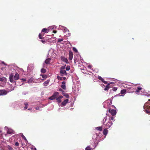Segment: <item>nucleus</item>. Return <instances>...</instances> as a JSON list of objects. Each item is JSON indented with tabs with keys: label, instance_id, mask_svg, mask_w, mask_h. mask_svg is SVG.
I'll list each match as a JSON object with an SVG mask.
<instances>
[{
	"label": "nucleus",
	"instance_id": "nucleus-1",
	"mask_svg": "<svg viewBox=\"0 0 150 150\" xmlns=\"http://www.w3.org/2000/svg\"><path fill=\"white\" fill-rule=\"evenodd\" d=\"M13 78H14V80H18L19 78V75L18 73H16L15 76H14L13 74L12 73L9 76V79L10 81L11 82H15V81L13 80Z\"/></svg>",
	"mask_w": 150,
	"mask_h": 150
},
{
	"label": "nucleus",
	"instance_id": "nucleus-2",
	"mask_svg": "<svg viewBox=\"0 0 150 150\" xmlns=\"http://www.w3.org/2000/svg\"><path fill=\"white\" fill-rule=\"evenodd\" d=\"M149 102H146L144 105V108L147 113L150 114V99Z\"/></svg>",
	"mask_w": 150,
	"mask_h": 150
},
{
	"label": "nucleus",
	"instance_id": "nucleus-3",
	"mask_svg": "<svg viewBox=\"0 0 150 150\" xmlns=\"http://www.w3.org/2000/svg\"><path fill=\"white\" fill-rule=\"evenodd\" d=\"M65 66L66 65L64 66H62L60 69L59 72L60 74V75L62 76H67V73L64 69Z\"/></svg>",
	"mask_w": 150,
	"mask_h": 150
},
{
	"label": "nucleus",
	"instance_id": "nucleus-4",
	"mask_svg": "<svg viewBox=\"0 0 150 150\" xmlns=\"http://www.w3.org/2000/svg\"><path fill=\"white\" fill-rule=\"evenodd\" d=\"M59 93L58 92H55L54 93L53 95L50 97L49 98V99L51 100H53L59 96Z\"/></svg>",
	"mask_w": 150,
	"mask_h": 150
},
{
	"label": "nucleus",
	"instance_id": "nucleus-5",
	"mask_svg": "<svg viewBox=\"0 0 150 150\" xmlns=\"http://www.w3.org/2000/svg\"><path fill=\"white\" fill-rule=\"evenodd\" d=\"M110 119H109V122L105 125V127L106 128L108 129L110 128L112 124V122L111 121H110Z\"/></svg>",
	"mask_w": 150,
	"mask_h": 150
},
{
	"label": "nucleus",
	"instance_id": "nucleus-6",
	"mask_svg": "<svg viewBox=\"0 0 150 150\" xmlns=\"http://www.w3.org/2000/svg\"><path fill=\"white\" fill-rule=\"evenodd\" d=\"M109 112L112 116L115 115L116 113V111L114 109H110L109 110Z\"/></svg>",
	"mask_w": 150,
	"mask_h": 150
},
{
	"label": "nucleus",
	"instance_id": "nucleus-7",
	"mask_svg": "<svg viewBox=\"0 0 150 150\" xmlns=\"http://www.w3.org/2000/svg\"><path fill=\"white\" fill-rule=\"evenodd\" d=\"M7 92L5 90H0V95H5L7 94Z\"/></svg>",
	"mask_w": 150,
	"mask_h": 150
},
{
	"label": "nucleus",
	"instance_id": "nucleus-8",
	"mask_svg": "<svg viewBox=\"0 0 150 150\" xmlns=\"http://www.w3.org/2000/svg\"><path fill=\"white\" fill-rule=\"evenodd\" d=\"M126 91L125 89H123V90H121L120 93L122 94H124L126 92ZM120 94L119 93V94H118V95H116L115 96H123L124 95H120Z\"/></svg>",
	"mask_w": 150,
	"mask_h": 150
},
{
	"label": "nucleus",
	"instance_id": "nucleus-9",
	"mask_svg": "<svg viewBox=\"0 0 150 150\" xmlns=\"http://www.w3.org/2000/svg\"><path fill=\"white\" fill-rule=\"evenodd\" d=\"M61 60L63 62H66L67 64H68L69 63L68 61L67 58H65L63 56L61 57Z\"/></svg>",
	"mask_w": 150,
	"mask_h": 150
},
{
	"label": "nucleus",
	"instance_id": "nucleus-10",
	"mask_svg": "<svg viewBox=\"0 0 150 150\" xmlns=\"http://www.w3.org/2000/svg\"><path fill=\"white\" fill-rule=\"evenodd\" d=\"M69 60H72L73 57V52L71 51H69Z\"/></svg>",
	"mask_w": 150,
	"mask_h": 150
},
{
	"label": "nucleus",
	"instance_id": "nucleus-11",
	"mask_svg": "<svg viewBox=\"0 0 150 150\" xmlns=\"http://www.w3.org/2000/svg\"><path fill=\"white\" fill-rule=\"evenodd\" d=\"M69 101L68 99H66L62 102V105L63 106H65L66 105L67 103Z\"/></svg>",
	"mask_w": 150,
	"mask_h": 150
},
{
	"label": "nucleus",
	"instance_id": "nucleus-12",
	"mask_svg": "<svg viewBox=\"0 0 150 150\" xmlns=\"http://www.w3.org/2000/svg\"><path fill=\"white\" fill-rule=\"evenodd\" d=\"M63 98V96H60L58 97V98H56V100L58 103H59L61 102V99Z\"/></svg>",
	"mask_w": 150,
	"mask_h": 150
},
{
	"label": "nucleus",
	"instance_id": "nucleus-13",
	"mask_svg": "<svg viewBox=\"0 0 150 150\" xmlns=\"http://www.w3.org/2000/svg\"><path fill=\"white\" fill-rule=\"evenodd\" d=\"M62 85L61 86V88L64 90H66V86H65V82L64 81H62Z\"/></svg>",
	"mask_w": 150,
	"mask_h": 150
},
{
	"label": "nucleus",
	"instance_id": "nucleus-14",
	"mask_svg": "<svg viewBox=\"0 0 150 150\" xmlns=\"http://www.w3.org/2000/svg\"><path fill=\"white\" fill-rule=\"evenodd\" d=\"M41 32L45 33H48L49 32V30H47L46 28H43Z\"/></svg>",
	"mask_w": 150,
	"mask_h": 150
},
{
	"label": "nucleus",
	"instance_id": "nucleus-15",
	"mask_svg": "<svg viewBox=\"0 0 150 150\" xmlns=\"http://www.w3.org/2000/svg\"><path fill=\"white\" fill-rule=\"evenodd\" d=\"M110 88V84L108 83L107 85H106L105 88L104 90L105 91H108V89Z\"/></svg>",
	"mask_w": 150,
	"mask_h": 150
},
{
	"label": "nucleus",
	"instance_id": "nucleus-16",
	"mask_svg": "<svg viewBox=\"0 0 150 150\" xmlns=\"http://www.w3.org/2000/svg\"><path fill=\"white\" fill-rule=\"evenodd\" d=\"M51 60V59L48 58V59H46L45 60V62L47 64H50V62Z\"/></svg>",
	"mask_w": 150,
	"mask_h": 150
},
{
	"label": "nucleus",
	"instance_id": "nucleus-17",
	"mask_svg": "<svg viewBox=\"0 0 150 150\" xmlns=\"http://www.w3.org/2000/svg\"><path fill=\"white\" fill-rule=\"evenodd\" d=\"M107 129V128H105V129H104L103 130V134L105 135H106L107 134L108 132Z\"/></svg>",
	"mask_w": 150,
	"mask_h": 150
},
{
	"label": "nucleus",
	"instance_id": "nucleus-18",
	"mask_svg": "<svg viewBox=\"0 0 150 150\" xmlns=\"http://www.w3.org/2000/svg\"><path fill=\"white\" fill-rule=\"evenodd\" d=\"M13 131L11 129H9L8 130L7 133L8 134H11L13 133Z\"/></svg>",
	"mask_w": 150,
	"mask_h": 150
},
{
	"label": "nucleus",
	"instance_id": "nucleus-19",
	"mask_svg": "<svg viewBox=\"0 0 150 150\" xmlns=\"http://www.w3.org/2000/svg\"><path fill=\"white\" fill-rule=\"evenodd\" d=\"M62 95L64 96H65L67 98H69V95L67 93H66L64 92H63L62 93Z\"/></svg>",
	"mask_w": 150,
	"mask_h": 150
},
{
	"label": "nucleus",
	"instance_id": "nucleus-20",
	"mask_svg": "<svg viewBox=\"0 0 150 150\" xmlns=\"http://www.w3.org/2000/svg\"><path fill=\"white\" fill-rule=\"evenodd\" d=\"M50 82V80H48L46 81H45L43 83V85L44 86H46Z\"/></svg>",
	"mask_w": 150,
	"mask_h": 150
},
{
	"label": "nucleus",
	"instance_id": "nucleus-21",
	"mask_svg": "<svg viewBox=\"0 0 150 150\" xmlns=\"http://www.w3.org/2000/svg\"><path fill=\"white\" fill-rule=\"evenodd\" d=\"M96 129L99 131H101L102 130V127H96Z\"/></svg>",
	"mask_w": 150,
	"mask_h": 150
},
{
	"label": "nucleus",
	"instance_id": "nucleus-22",
	"mask_svg": "<svg viewBox=\"0 0 150 150\" xmlns=\"http://www.w3.org/2000/svg\"><path fill=\"white\" fill-rule=\"evenodd\" d=\"M24 104L25 105V106L24 108V109L25 110H26L27 109V108H28V102H26V103H24Z\"/></svg>",
	"mask_w": 150,
	"mask_h": 150
},
{
	"label": "nucleus",
	"instance_id": "nucleus-23",
	"mask_svg": "<svg viewBox=\"0 0 150 150\" xmlns=\"http://www.w3.org/2000/svg\"><path fill=\"white\" fill-rule=\"evenodd\" d=\"M142 89V88L141 87H138L136 91L135 92L137 93H139V91L141 90Z\"/></svg>",
	"mask_w": 150,
	"mask_h": 150
},
{
	"label": "nucleus",
	"instance_id": "nucleus-24",
	"mask_svg": "<svg viewBox=\"0 0 150 150\" xmlns=\"http://www.w3.org/2000/svg\"><path fill=\"white\" fill-rule=\"evenodd\" d=\"M38 37L40 39H43L44 38L40 34H39Z\"/></svg>",
	"mask_w": 150,
	"mask_h": 150
},
{
	"label": "nucleus",
	"instance_id": "nucleus-25",
	"mask_svg": "<svg viewBox=\"0 0 150 150\" xmlns=\"http://www.w3.org/2000/svg\"><path fill=\"white\" fill-rule=\"evenodd\" d=\"M46 69H44V68H42V69H41V72L42 73H44L46 72Z\"/></svg>",
	"mask_w": 150,
	"mask_h": 150
},
{
	"label": "nucleus",
	"instance_id": "nucleus-26",
	"mask_svg": "<svg viewBox=\"0 0 150 150\" xmlns=\"http://www.w3.org/2000/svg\"><path fill=\"white\" fill-rule=\"evenodd\" d=\"M107 117H105L104 119L103 120V124H104L105 122L107 121Z\"/></svg>",
	"mask_w": 150,
	"mask_h": 150
},
{
	"label": "nucleus",
	"instance_id": "nucleus-27",
	"mask_svg": "<svg viewBox=\"0 0 150 150\" xmlns=\"http://www.w3.org/2000/svg\"><path fill=\"white\" fill-rule=\"evenodd\" d=\"M40 41L43 44H45L47 42V40H41Z\"/></svg>",
	"mask_w": 150,
	"mask_h": 150
},
{
	"label": "nucleus",
	"instance_id": "nucleus-28",
	"mask_svg": "<svg viewBox=\"0 0 150 150\" xmlns=\"http://www.w3.org/2000/svg\"><path fill=\"white\" fill-rule=\"evenodd\" d=\"M41 76H42V78L44 79H46L47 78V76L46 75L41 74Z\"/></svg>",
	"mask_w": 150,
	"mask_h": 150
},
{
	"label": "nucleus",
	"instance_id": "nucleus-29",
	"mask_svg": "<svg viewBox=\"0 0 150 150\" xmlns=\"http://www.w3.org/2000/svg\"><path fill=\"white\" fill-rule=\"evenodd\" d=\"M57 79L60 80L62 81V77H61L59 76H57Z\"/></svg>",
	"mask_w": 150,
	"mask_h": 150
},
{
	"label": "nucleus",
	"instance_id": "nucleus-30",
	"mask_svg": "<svg viewBox=\"0 0 150 150\" xmlns=\"http://www.w3.org/2000/svg\"><path fill=\"white\" fill-rule=\"evenodd\" d=\"M92 149L90 146H88L85 149V150H92Z\"/></svg>",
	"mask_w": 150,
	"mask_h": 150
},
{
	"label": "nucleus",
	"instance_id": "nucleus-31",
	"mask_svg": "<svg viewBox=\"0 0 150 150\" xmlns=\"http://www.w3.org/2000/svg\"><path fill=\"white\" fill-rule=\"evenodd\" d=\"M69 31L68 30V29L67 28L65 27L64 28V32H69Z\"/></svg>",
	"mask_w": 150,
	"mask_h": 150
},
{
	"label": "nucleus",
	"instance_id": "nucleus-32",
	"mask_svg": "<svg viewBox=\"0 0 150 150\" xmlns=\"http://www.w3.org/2000/svg\"><path fill=\"white\" fill-rule=\"evenodd\" d=\"M70 66H67L66 67V69L67 71H69L70 69Z\"/></svg>",
	"mask_w": 150,
	"mask_h": 150
},
{
	"label": "nucleus",
	"instance_id": "nucleus-33",
	"mask_svg": "<svg viewBox=\"0 0 150 150\" xmlns=\"http://www.w3.org/2000/svg\"><path fill=\"white\" fill-rule=\"evenodd\" d=\"M103 83H104L105 84H107L108 83V82L107 81H105L104 79H102V80L101 81Z\"/></svg>",
	"mask_w": 150,
	"mask_h": 150
},
{
	"label": "nucleus",
	"instance_id": "nucleus-34",
	"mask_svg": "<svg viewBox=\"0 0 150 150\" xmlns=\"http://www.w3.org/2000/svg\"><path fill=\"white\" fill-rule=\"evenodd\" d=\"M103 83H104L105 84H107L108 83V82L107 81H105L104 79H102V80L101 81Z\"/></svg>",
	"mask_w": 150,
	"mask_h": 150
},
{
	"label": "nucleus",
	"instance_id": "nucleus-35",
	"mask_svg": "<svg viewBox=\"0 0 150 150\" xmlns=\"http://www.w3.org/2000/svg\"><path fill=\"white\" fill-rule=\"evenodd\" d=\"M63 39L61 38H59L58 40V42H59L63 41Z\"/></svg>",
	"mask_w": 150,
	"mask_h": 150
},
{
	"label": "nucleus",
	"instance_id": "nucleus-36",
	"mask_svg": "<svg viewBox=\"0 0 150 150\" xmlns=\"http://www.w3.org/2000/svg\"><path fill=\"white\" fill-rule=\"evenodd\" d=\"M98 79L100 80L101 81L102 80V79H103V78L100 76H98Z\"/></svg>",
	"mask_w": 150,
	"mask_h": 150
},
{
	"label": "nucleus",
	"instance_id": "nucleus-37",
	"mask_svg": "<svg viewBox=\"0 0 150 150\" xmlns=\"http://www.w3.org/2000/svg\"><path fill=\"white\" fill-rule=\"evenodd\" d=\"M73 50L75 52H77V50L76 48L74 47H73Z\"/></svg>",
	"mask_w": 150,
	"mask_h": 150
},
{
	"label": "nucleus",
	"instance_id": "nucleus-38",
	"mask_svg": "<svg viewBox=\"0 0 150 150\" xmlns=\"http://www.w3.org/2000/svg\"><path fill=\"white\" fill-rule=\"evenodd\" d=\"M5 78L4 77H3V78L0 77V81H3Z\"/></svg>",
	"mask_w": 150,
	"mask_h": 150
},
{
	"label": "nucleus",
	"instance_id": "nucleus-39",
	"mask_svg": "<svg viewBox=\"0 0 150 150\" xmlns=\"http://www.w3.org/2000/svg\"><path fill=\"white\" fill-rule=\"evenodd\" d=\"M117 89V88L116 87H114L112 88V90L114 91H116Z\"/></svg>",
	"mask_w": 150,
	"mask_h": 150
},
{
	"label": "nucleus",
	"instance_id": "nucleus-40",
	"mask_svg": "<svg viewBox=\"0 0 150 150\" xmlns=\"http://www.w3.org/2000/svg\"><path fill=\"white\" fill-rule=\"evenodd\" d=\"M22 137L25 140H26V138L23 135H22Z\"/></svg>",
	"mask_w": 150,
	"mask_h": 150
},
{
	"label": "nucleus",
	"instance_id": "nucleus-41",
	"mask_svg": "<svg viewBox=\"0 0 150 150\" xmlns=\"http://www.w3.org/2000/svg\"><path fill=\"white\" fill-rule=\"evenodd\" d=\"M15 145L16 146H18L19 145L18 143L17 142L16 143Z\"/></svg>",
	"mask_w": 150,
	"mask_h": 150
},
{
	"label": "nucleus",
	"instance_id": "nucleus-42",
	"mask_svg": "<svg viewBox=\"0 0 150 150\" xmlns=\"http://www.w3.org/2000/svg\"><path fill=\"white\" fill-rule=\"evenodd\" d=\"M39 34H41V35L42 36H43L44 35L45 33L41 32V33H40Z\"/></svg>",
	"mask_w": 150,
	"mask_h": 150
},
{
	"label": "nucleus",
	"instance_id": "nucleus-43",
	"mask_svg": "<svg viewBox=\"0 0 150 150\" xmlns=\"http://www.w3.org/2000/svg\"><path fill=\"white\" fill-rule=\"evenodd\" d=\"M92 66L91 65H89L88 66V68L91 69V68Z\"/></svg>",
	"mask_w": 150,
	"mask_h": 150
},
{
	"label": "nucleus",
	"instance_id": "nucleus-44",
	"mask_svg": "<svg viewBox=\"0 0 150 150\" xmlns=\"http://www.w3.org/2000/svg\"><path fill=\"white\" fill-rule=\"evenodd\" d=\"M59 91H62V93L63 92H64V91H63L62 89L61 88H59Z\"/></svg>",
	"mask_w": 150,
	"mask_h": 150
},
{
	"label": "nucleus",
	"instance_id": "nucleus-45",
	"mask_svg": "<svg viewBox=\"0 0 150 150\" xmlns=\"http://www.w3.org/2000/svg\"><path fill=\"white\" fill-rule=\"evenodd\" d=\"M114 117H111V119H110V120H114Z\"/></svg>",
	"mask_w": 150,
	"mask_h": 150
},
{
	"label": "nucleus",
	"instance_id": "nucleus-46",
	"mask_svg": "<svg viewBox=\"0 0 150 150\" xmlns=\"http://www.w3.org/2000/svg\"><path fill=\"white\" fill-rule=\"evenodd\" d=\"M53 32L54 33H56L57 32V31L55 30H53Z\"/></svg>",
	"mask_w": 150,
	"mask_h": 150
},
{
	"label": "nucleus",
	"instance_id": "nucleus-47",
	"mask_svg": "<svg viewBox=\"0 0 150 150\" xmlns=\"http://www.w3.org/2000/svg\"><path fill=\"white\" fill-rule=\"evenodd\" d=\"M66 77H62V79H63L64 80H65L66 79Z\"/></svg>",
	"mask_w": 150,
	"mask_h": 150
},
{
	"label": "nucleus",
	"instance_id": "nucleus-48",
	"mask_svg": "<svg viewBox=\"0 0 150 150\" xmlns=\"http://www.w3.org/2000/svg\"><path fill=\"white\" fill-rule=\"evenodd\" d=\"M32 150H36V148H31Z\"/></svg>",
	"mask_w": 150,
	"mask_h": 150
},
{
	"label": "nucleus",
	"instance_id": "nucleus-49",
	"mask_svg": "<svg viewBox=\"0 0 150 150\" xmlns=\"http://www.w3.org/2000/svg\"><path fill=\"white\" fill-rule=\"evenodd\" d=\"M39 109V107H36V108H35V109H36V110H38Z\"/></svg>",
	"mask_w": 150,
	"mask_h": 150
},
{
	"label": "nucleus",
	"instance_id": "nucleus-50",
	"mask_svg": "<svg viewBox=\"0 0 150 150\" xmlns=\"http://www.w3.org/2000/svg\"><path fill=\"white\" fill-rule=\"evenodd\" d=\"M21 80H23V81H26L25 79H21Z\"/></svg>",
	"mask_w": 150,
	"mask_h": 150
},
{
	"label": "nucleus",
	"instance_id": "nucleus-51",
	"mask_svg": "<svg viewBox=\"0 0 150 150\" xmlns=\"http://www.w3.org/2000/svg\"><path fill=\"white\" fill-rule=\"evenodd\" d=\"M31 80L30 79L28 81V83H30V82H31Z\"/></svg>",
	"mask_w": 150,
	"mask_h": 150
},
{
	"label": "nucleus",
	"instance_id": "nucleus-52",
	"mask_svg": "<svg viewBox=\"0 0 150 150\" xmlns=\"http://www.w3.org/2000/svg\"><path fill=\"white\" fill-rule=\"evenodd\" d=\"M31 110V108H30L28 109V110Z\"/></svg>",
	"mask_w": 150,
	"mask_h": 150
},
{
	"label": "nucleus",
	"instance_id": "nucleus-53",
	"mask_svg": "<svg viewBox=\"0 0 150 150\" xmlns=\"http://www.w3.org/2000/svg\"><path fill=\"white\" fill-rule=\"evenodd\" d=\"M33 69V67H31V69L32 70V69Z\"/></svg>",
	"mask_w": 150,
	"mask_h": 150
},
{
	"label": "nucleus",
	"instance_id": "nucleus-54",
	"mask_svg": "<svg viewBox=\"0 0 150 150\" xmlns=\"http://www.w3.org/2000/svg\"><path fill=\"white\" fill-rule=\"evenodd\" d=\"M30 66H29V67H28V69H30Z\"/></svg>",
	"mask_w": 150,
	"mask_h": 150
},
{
	"label": "nucleus",
	"instance_id": "nucleus-55",
	"mask_svg": "<svg viewBox=\"0 0 150 150\" xmlns=\"http://www.w3.org/2000/svg\"><path fill=\"white\" fill-rule=\"evenodd\" d=\"M102 85L104 86V85L103 84H102Z\"/></svg>",
	"mask_w": 150,
	"mask_h": 150
},
{
	"label": "nucleus",
	"instance_id": "nucleus-56",
	"mask_svg": "<svg viewBox=\"0 0 150 150\" xmlns=\"http://www.w3.org/2000/svg\"><path fill=\"white\" fill-rule=\"evenodd\" d=\"M1 132V131H0V132Z\"/></svg>",
	"mask_w": 150,
	"mask_h": 150
}]
</instances>
